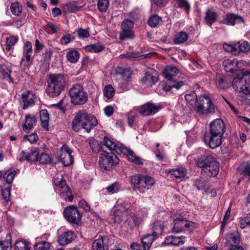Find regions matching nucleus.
I'll use <instances>...</instances> for the list:
<instances>
[{
	"instance_id": "obj_41",
	"label": "nucleus",
	"mask_w": 250,
	"mask_h": 250,
	"mask_svg": "<svg viewBox=\"0 0 250 250\" xmlns=\"http://www.w3.org/2000/svg\"><path fill=\"white\" fill-rule=\"evenodd\" d=\"M193 185L198 190H204L207 186V181L202 177H199L193 180Z\"/></svg>"
},
{
	"instance_id": "obj_18",
	"label": "nucleus",
	"mask_w": 250,
	"mask_h": 250,
	"mask_svg": "<svg viewBox=\"0 0 250 250\" xmlns=\"http://www.w3.org/2000/svg\"><path fill=\"white\" fill-rule=\"evenodd\" d=\"M159 110V108L155 104L147 103L140 107L139 113L143 116H149L154 114Z\"/></svg>"
},
{
	"instance_id": "obj_46",
	"label": "nucleus",
	"mask_w": 250,
	"mask_h": 250,
	"mask_svg": "<svg viewBox=\"0 0 250 250\" xmlns=\"http://www.w3.org/2000/svg\"><path fill=\"white\" fill-rule=\"evenodd\" d=\"M33 57L29 56H22L21 62V65L23 69H28L32 64Z\"/></svg>"
},
{
	"instance_id": "obj_56",
	"label": "nucleus",
	"mask_w": 250,
	"mask_h": 250,
	"mask_svg": "<svg viewBox=\"0 0 250 250\" xmlns=\"http://www.w3.org/2000/svg\"><path fill=\"white\" fill-rule=\"evenodd\" d=\"M123 215L124 213L120 210H116L113 213L112 219L114 223L119 224L123 220Z\"/></svg>"
},
{
	"instance_id": "obj_12",
	"label": "nucleus",
	"mask_w": 250,
	"mask_h": 250,
	"mask_svg": "<svg viewBox=\"0 0 250 250\" xmlns=\"http://www.w3.org/2000/svg\"><path fill=\"white\" fill-rule=\"evenodd\" d=\"M134 22L128 19H125L122 22L121 28L122 31L120 33L119 39L124 41L126 39L134 38V35L132 31Z\"/></svg>"
},
{
	"instance_id": "obj_9",
	"label": "nucleus",
	"mask_w": 250,
	"mask_h": 250,
	"mask_svg": "<svg viewBox=\"0 0 250 250\" xmlns=\"http://www.w3.org/2000/svg\"><path fill=\"white\" fill-rule=\"evenodd\" d=\"M104 153L100 154L99 165L103 170L109 171L113 167L119 164V159L113 153H108L104 151Z\"/></svg>"
},
{
	"instance_id": "obj_50",
	"label": "nucleus",
	"mask_w": 250,
	"mask_h": 250,
	"mask_svg": "<svg viewBox=\"0 0 250 250\" xmlns=\"http://www.w3.org/2000/svg\"><path fill=\"white\" fill-rule=\"evenodd\" d=\"M103 92L104 96L108 99L112 98L115 94L114 88L110 84L105 86Z\"/></svg>"
},
{
	"instance_id": "obj_14",
	"label": "nucleus",
	"mask_w": 250,
	"mask_h": 250,
	"mask_svg": "<svg viewBox=\"0 0 250 250\" xmlns=\"http://www.w3.org/2000/svg\"><path fill=\"white\" fill-rule=\"evenodd\" d=\"M85 115V110H81L76 114L72 122V128L74 131L78 132L81 129H84V119L86 117Z\"/></svg>"
},
{
	"instance_id": "obj_17",
	"label": "nucleus",
	"mask_w": 250,
	"mask_h": 250,
	"mask_svg": "<svg viewBox=\"0 0 250 250\" xmlns=\"http://www.w3.org/2000/svg\"><path fill=\"white\" fill-rule=\"evenodd\" d=\"M75 237L76 235L74 231L67 230L59 236L57 241L60 245L64 246L74 241Z\"/></svg>"
},
{
	"instance_id": "obj_19",
	"label": "nucleus",
	"mask_w": 250,
	"mask_h": 250,
	"mask_svg": "<svg viewBox=\"0 0 250 250\" xmlns=\"http://www.w3.org/2000/svg\"><path fill=\"white\" fill-rule=\"evenodd\" d=\"M166 172L167 175L172 179H182L184 178L187 174V170L183 167H180L173 169H167Z\"/></svg>"
},
{
	"instance_id": "obj_5",
	"label": "nucleus",
	"mask_w": 250,
	"mask_h": 250,
	"mask_svg": "<svg viewBox=\"0 0 250 250\" xmlns=\"http://www.w3.org/2000/svg\"><path fill=\"white\" fill-rule=\"evenodd\" d=\"M130 182L134 190L145 193L155 184V180L150 176L140 174L130 176Z\"/></svg>"
},
{
	"instance_id": "obj_61",
	"label": "nucleus",
	"mask_w": 250,
	"mask_h": 250,
	"mask_svg": "<svg viewBox=\"0 0 250 250\" xmlns=\"http://www.w3.org/2000/svg\"><path fill=\"white\" fill-rule=\"evenodd\" d=\"M78 36L80 39H83L89 37V31L88 29H84L82 28H79L76 31Z\"/></svg>"
},
{
	"instance_id": "obj_21",
	"label": "nucleus",
	"mask_w": 250,
	"mask_h": 250,
	"mask_svg": "<svg viewBox=\"0 0 250 250\" xmlns=\"http://www.w3.org/2000/svg\"><path fill=\"white\" fill-rule=\"evenodd\" d=\"M243 22V18L242 17L233 14H227L226 18L221 21V23L228 25H234L235 24Z\"/></svg>"
},
{
	"instance_id": "obj_59",
	"label": "nucleus",
	"mask_w": 250,
	"mask_h": 250,
	"mask_svg": "<svg viewBox=\"0 0 250 250\" xmlns=\"http://www.w3.org/2000/svg\"><path fill=\"white\" fill-rule=\"evenodd\" d=\"M120 185L118 182H115L108 186L106 189L108 193L113 194L119 191Z\"/></svg>"
},
{
	"instance_id": "obj_34",
	"label": "nucleus",
	"mask_w": 250,
	"mask_h": 250,
	"mask_svg": "<svg viewBox=\"0 0 250 250\" xmlns=\"http://www.w3.org/2000/svg\"><path fill=\"white\" fill-rule=\"evenodd\" d=\"M36 123V119L34 116L30 114L26 115L25 116V122L23 126V130L25 131H29L33 127Z\"/></svg>"
},
{
	"instance_id": "obj_51",
	"label": "nucleus",
	"mask_w": 250,
	"mask_h": 250,
	"mask_svg": "<svg viewBox=\"0 0 250 250\" xmlns=\"http://www.w3.org/2000/svg\"><path fill=\"white\" fill-rule=\"evenodd\" d=\"M109 5L108 0H99L97 3L98 9L101 13L106 12Z\"/></svg>"
},
{
	"instance_id": "obj_27",
	"label": "nucleus",
	"mask_w": 250,
	"mask_h": 250,
	"mask_svg": "<svg viewBox=\"0 0 250 250\" xmlns=\"http://www.w3.org/2000/svg\"><path fill=\"white\" fill-rule=\"evenodd\" d=\"M22 153L23 154L26 161L30 162L38 161L39 152L37 148H32L28 152L22 151Z\"/></svg>"
},
{
	"instance_id": "obj_4",
	"label": "nucleus",
	"mask_w": 250,
	"mask_h": 250,
	"mask_svg": "<svg viewBox=\"0 0 250 250\" xmlns=\"http://www.w3.org/2000/svg\"><path fill=\"white\" fill-rule=\"evenodd\" d=\"M103 142L104 146H105L109 150H111V152L114 151L119 154H123L124 155H126L128 159L133 163L138 165H141L143 164L144 163L143 159L139 157L136 156L132 150L128 149L123 146H118L107 136L104 137Z\"/></svg>"
},
{
	"instance_id": "obj_7",
	"label": "nucleus",
	"mask_w": 250,
	"mask_h": 250,
	"mask_svg": "<svg viewBox=\"0 0 250 250\" xmlns=\"http://www.w3.org/2000/svg\"><path fill=\"white\" fill-rule=\"evenodd\" d=\"M53 184L55 190L60 194L61 198L69 202H71L73 200L74 196L71 189L62 175L61 177L56 178L54 180Z\"/></svg>"
},
{
	"instance_id": "obj_33",
	"label": "nucleus",
	"mask_w": 250,
	"mask_h": 250,
	"mask_svg": "<svg viewBox=\"0 0 250 250\" xmlns=\"http://www.w3.org/2000/svg\"><path fill=\"white\" fill-rule=\"evenodd\" d=\"M185 98L189 108L194 109L198 103L196 94L192 91L189 94H186L185 96Z\"/></svg>"
},
{
	"instance_id": "obj_11",
	"label": "nucleus",
	"mask_w": 250,
	"mask_h": 250,
	"mask_svg": "<svg viewBox=\"0 0 250 250\" xmlns=\"http://www.w3.org/2000/svg\"><path fill=\"white\" fill-rule=\"evenodd\" d=\"M63 214L67 221L71 224L79 225L81 222L82 215L76 207H67L64 209Z\"/></svg>"
},
{
	"instance_id": "obj_62",
	"label": "nucleus",
	"mask_w": 250,
	"mask_h": 250,
	"mask_svg": "<svg viewBox=\"0 0 250 250\" xmlns=\"http://www.w3.org/2000/svg\"><path fill=\"white\" fill-rule=\"evenodd\" d=\"M75 37L68 34L63 36L60 39L61 43L63 45H66L69 42L73 41Z\"/></svg>"
},
{
	"instance_id": "obj_36",
	"label": "nucleus",
	"mask_w": 250,
	"mask_h": 250,
	"mask_svg": "<svg viewBox=\"0 0 250 250\" xmlns=\"http://www.w3.org/2000/svg\"><path fill=\"white\" fill-rule=\"evenodd\" d=\"M105 237L99 236V238L95 240L92 246V250H107V247L104 244Z\"/></svg>"
},
{
	"instance_id": "obj_42",
	"label": "nucleus",
	"mask_w": 250,
	"mask_h": 250,
	"mask_svg": "<svg viewBox=\"0 0 250 250\" xmlns=\"http://www.w3.org/2000/svg\"><path fill=\"white\" fill-rule=\"evenodd\" d=\"M105 48V47L103 45H101L99 43H95L91 44L88 45H87L85 47L86 51L89 52H92L95 53H99L103 50H104Z\"/></svg>"
},
{
	"instance_id": "obj_30",
	"label": "nucleus",
	"mask_w": 250,
	"mask_h": 250,
	"mask_svg": "<svg viewBox=\"0 0 250 250\" xmlns=\"http://www.w3.org/2000/svg\"><path fill=\"white\" fill-rule=\"evenodd\" d=\"M157 238L152 233L148 234L142 238L144 250H148L153 241Z\"/></svg>"
},
{
	"instance_id": "obj_25",
	"label": "nucleus",
	"mask_w": 250,
	"mask_h": 250,
	"mask_svg": "<svg viewBox=\"0 0 250 250\" xmlns=\"http://www.w3.org/2000/svg\"><path fill=\"white\" fill-rule=\"evenodd\" d=\"M12 69L10 65L0 64V74L2 76L3 79L9 82H13V80L11 76Z\"/></svg>"
},
{
	"instance_id": "obj_2",
	"label": "nucleus",
	"mask_w": 250,
	"mask_h": 250,
	"mask_svg": "<svg viewBox=\"0 0 250 250\" xmlns=\"http://www.w3.org/2000/svg\"><path fill=\"white\" fill-rule=\"evenodd\" d=\"M47 85L46 92L48 95L52 97L59 96L64 90L66 79L62 74H50L47 80Z\"/></svg>"
},
{
	"instance_id": "obj_58",
	"label": "nucleus",
	"mask_w": 250,
	"mask_h": 250,
	"mask_svg": "<svg viewBox=\"0 0 250 250\" xmlns=\"http://www.w3.org/2000/svg\"><path fill=\"white\" fill-rule=\"evenodd\" d=\"M38 161L41 164H52L49 155L46 153H42L38 158Z\"/></svg>"
},
{
	"instance_id": "obj_48",
	"label": "nucleus",
	"mask_w": 250,
	"mask_h": 250,
	"mask_svg": "<svg viewBox=\"0 0 250 250\" xmlns=\"http://www.w3.org/2000/svg\"><path fill=\"white\" fill-rule=\"evenodd\" d=\"M215 83L218 88L224 89L229 87L227 81L222 77L216 78Z\"/></svg>"
},
{
	"instance_id": "obj_26",
	"label": "nucleus",
	"mask_w": 250,
	"mask_h": 250,
	"mask_svg": "<svg viewBox=\"0 0 250 250\" xmlns=\"http://www.w3.org/2000/svg\"><path fill=\"white\" fill-rule=\"evenodd\" d=\"M179 71L177 67L171 65H167L163 71V75L168 81L173 79L179 73Z\"/></svg>"
},
{
	"instance_id": "obj_13",
	"label": "nucleus",
	"mask_w": 250,
	"mask_h": 250,
	"mask_svg": "<svg viewBox=\"0 0 250 250\" xmlns=\"http://www.w3.org/2000/svg\"><path fill=\"white\" fill-rule=\"evenodd\" d=\"M174 226L172 231L178 233L188 230L189 231L192 230L194 228V223L191 221L184 219L183 217H178L174 219Z\"/></svg>"
},
{
	"instance_id": "obj_10",
	"label": "nucleus",
	"mask_w": 250,
	"mask_h": 250,
	"mask_svg": "<svg viewBox=\"0 0 250 250\" xmlns=\"http://www.w3.org/2000/svg\"><path fill=\"white\" fill-rule=\"evenodd\" d=\"M194 109L197 112L201 114H208L214 112V106L211 99L206 95L199 97Z\"/></svg>"
},
{
	"instance_id": "obj_3",
	"label": "nucleus",
	"mask_w": 250,
	"mask_h": 250,
	"mask_svg": "<svg viewBox=\"0 0 250 250\" xmlns=\"http://www.w3.org/2000/svg\"><path fill=\"white\" fill-rule=\"evenodd\" d=\"M198 167L202 168V174L209 177H215L219 170V164L211 156H204L199 158L196 162Z\"/></svg>"
},
{
	"instance_id": "obj_60",
	"label": "nucleus",
	"mask_w": 250,
	"mask_h": 250,
	"mask_svg": "<svg viewBox=\"0 0 250 250\" xmlns=\"http://www.w3.org/2000/svg\"><path fill=\"white\" fill-rule=\"evenodd\" d=\"M239 50L240 53H248L250 50V44L247 41H244L242 43L238 42Z\"/></svg>"
},
{
	"instance_id": "obj_15",
	"label": "nucleus",
	"mask_w": 250,
	"mask_h": 250,
	"mask_svg": "<svg viewBox=\"0 0 250 250\" xmlns=\"http://www.w3.org/2000/svg\"><path fill=\"white\" fill-rule=\"evenodd\" d=\"M61 150L62 153L60 155L61 162L64 166H69L73 163V157L72 155V150L65 145L62 146Z\"/></svg>"
},
{
	"instance_id": "obj_52",
	"label": "nucleus",
	"mask_w": 250,
	"mask_h": 250,
	"mask_svg": "<svg viewBox=\"0 0 250 250\" xmlns=\"http://www.w3.org/2000/svg\"><path fill=\"white\" fill-rule=\"evenodd\" d=\"M12 245L10 236H7L6 239L0 241V250H8L11 249Z\"/></svg>"
},
{
	"instance_id": "obj_16",
	"label": "nucleus",
	"mask_w": 250,
	"mask_h": 250,
	"mask_svg": "<svg viewBox=\"0 0 250 250\" xmlns=\"http://www.w3.org/2000/svg\"><path fill=\"white\" fill-rule=\"evenodd\" d=\"M141 81L145 84L151 86L155 84L158 81V73L153 69L148 70L146 72L145 76Z\"/></svg>"
},
{
	"instance_id": "obj_8",
	"label": "nucleus",
	"mask_w": 250,
	"mask_h": 250,
	"mask_svg": "<svg viewBox=\"0 0 250 250\" xmlns=\"http://www.w3.org/2000/svg\"><path fill=\"white\" fill-rule=\"evenodd\" d=\"M69 94L71 102L74 105L83 104L88 100L87 93L84 90L83 87L78 83L72 86L69 89Z\"/></svg>"
},
{
	"instance_id": "obj_32",
	"label": "nucleus",
	"mask_w": 250,
	"mask_h": 250,
	"mask_svg": "<svg viewBox=\"0 0 250 250\" xmlns=\"http://www.w3.org/2000/svg\"><path fill=\"white\" fill-rule=\"evenodd\" d=\"M164 228V222L160 220H157L152 225V233L157 237L162 234Z\"/></svg>"
},
{
	"instance_id": "obj_6",
	"label": "nucleus",
	"mask_w": 250,
	"mask_h": 250,
	"mask_svg": "<svg viewBox=\"0 0 250 250\" xmlns=\"http://www.w3.org/2000/svg\"><path fill=\"white\" fill-rule=\"evenodd\" d=\"M235 91L243 92L250 104V72H245L242 77H235L231 83Z\"/></svg>"
},
{
	"instance_id": "obj_39",
	"label": "nucleus",
	"mask_w": 250,
	"mask_h": 250,
	"mask_svg": "<svg viewBox=\"0 0 250 250\" xmlns=\"http://www.w3.org/2000/svg\"><path fill=\"white\" fill-rule=\"evenodd\" d=\"M188 39L187 33L184 31H180L174 36L173 42L175 44L183 43L186 42Z\"/></svg>"
},
{
	"instance_id": "obj_55",
	"label": "nucleus",
	"mask_w": 250,
	"mask_h": 250,
	"mask_svg": "<svg viewBox=\"0 0 250 250\" xmlns=\"http://www.w3.org/2000/svg\"><path fill=\"white\" fill-rule=\"evenodd\" d=\"M32 53L33 50L32 43L29 41H26L24 43L23 47V55L32 57Z\"/></svg>"
},
{
	"instance_id": "obj_45",
	"label": "nucleus",
	"mask_w": 250,
	"mask_h": 250,
	"mask_svg": "<svg viewBox=\"0 0 250 250\" xmlns=\"http://www.w3.org/2000/svg\"><path fill=\"white\" fill-rule=\"evenodd\" d=\"M177 6L183 9L187 14L189 13L190 5L188 0H175Z\"/></svg>"
},
{
	"instance_id": "obj_20",
	"label": "nucleus",
	"mask_w": 250,
	"mask_h": 250,
	"mask_svg": "<svg viewBox=\"0 0 250 250\" xmlns=\"http://www.w3.org/2000/svg\"><path fill=\"white\" fill-rule=\"evenodd\" d=\"M226 239L227 244L230 247L238 245L241 241L240 235L238 231H234L227 234Z\"/></svg>"
},
{
	"instance_id": "obj_22",
	"label": "nucleus",
	"mask_w": 250,
	"mask_h": 250,
	"mask_svg": "<svg viewBox=\"0 0 250 250\" xmlns=\"http://www.w3.org/2000/svg\"><path fill=\"white\" fill-rule=\"evenodd\" d=\"M238 62L236 59H226L223 62V65L226 72L233 73L238 70Z\"/></svg>"
},
{
	"instance_id": "obj_38",
	"label": "nucleus",
	"mask_w": 250,
	"mask_h": 250,
	"mask_svg": "<svg viewBox=\"0 0 250 250\" xmlns=\"http://www.w3.org/2000/svg\"><path fill=\"white\" fill-rule=\"evenodd\" d=\"M223 47L225 51L230 52L234 55H238L240 54L238 42L231 44L224 43Z\"/></svg>"
},
{
	"instance_id": "obj_40",
	"label": "nucleus",
	"mask_w": 250,
	"mask_h": 250,
	"mask_svg": "<svg viewBox=\"0 0 250 250\" xmlns=\"http://www.w3.org/2000/svg\"><path fill=\"white\" fill-rule=\"evenodd\" d=\"M66 57L69 62L75 63L79 59L80 53L76 50L71 49L67 52Z\"/></svg>"
},
{
	"instance_id": "obj_63",
	"label": "nucleus",
	"mask_w": 250,
	"mask_h": 250,
	"mask_svg": "<svg viewBox=\"0 0 250 250\" xmlns=\"http://www.w3.org/2000/svg\"><path fill=\"white\" fill-rule=\"evenodd\" d=\"M240 225L242 229L245 228L247 226L250 227V213L241 219Z\"/></svg>"
},
{
	"instance_id": "obj_57",
	"label": "nucleus",
	"mask_w": 250,
	"mask_h": 250,
	"mask_svg": "<svg viewBox=\"0 0 250 250\" xmlns=\"http://www.w3.org/2000/svg\"><path fill=\"white\" fill-rule=\"evenodd\" d=\"M50 247V244L49 242L42 241L35 244V250H48Z\"/></svg>"
},
{
	"instance_id": "obj_23",
	"label": "nucleus",
	"mask_w": 250,
	"mask_h": 250,
	"mask_svg": "<svg viewBox=\"0 0 250 250\" xmlns=\"http://www.w3.org/2000/svg\"><path fill=\"white\" fill-rule=\"evenodd\" d=\"M81 7L82 6L79 5L76 1H72L64 4L62 7V13L66 15L68 13L79 11Z\"/></svg>"
},
{
	"instance_id": "obj_1",
	"label": "nucleus",
	"mask_w": 250,
	"mask_h": 250,
	"mask_svg": "<svg viewBox=\"0 0 250 250\" xmlns=\"http://www.w3.org/2000/svg\"><path fill=\"white\" fill-rule=\"evenodd\" d=\"M225 125L221 119H216L209 124V131L205 132L204 141L207 146L211 149L220 146L222 143L223 135L225 132Z\"/></svg>"
},
{
	"instance_id": "obj_37",
	"label": "nucleus",
	"mask_w": 250,
	"mask_h": 250,
	"mask_svg": "<svg viewBox=\"0 0 250 250\" xmlns=\"http://www.w3.org/2000/svg\"><path fill=\"white\" fill-rule=\"evenodd\" d=\"M40 115L42 126L43 128L48 130L49 115L47 110L46 109L41 110L40 112Z\"/></svg>"
},
{
	"instance_id": "obj_53",
	"label": "nucleus",
	"mask_w": 250,
	"mask_h": 250,
	"mask_svg": "<svg viewBox=\"0 0 250 250\" xmlns=\"http://www.w3.org/2000/svg\"><path fill=\"white\" fill-rule=\"evenodd\" d=\"M89 143L91 149L93 152H99L103 148V146L95 139L90 140Z\"/></svg>"
},
{
	"instance_id": "obj_47",
	"label": "nucleus",
	"mask_w": 250,
	"mask_h": 250,
	"mask_svg": "<svg viewBox=\"0 0 250 250\" xmlns=\"http://www.w3.org/2000/svg\"><path fill=\"white\" fill-rule=\"evenodd\" d=\"M10 10L13 15L18 16L22 12V7L19 2H15L11 4Z\"/></svg>"
},
{
	"instance_id": "obj_54",
	"label": "nucleus",
	"mask_w": 250,
	"mask_h": 250,
	"mask_svg": "<svg viewBox=\"0 0 250 250\" xmlns=\"http://www.w3.org/2000/svg\"><path fill=\"white\" fill-rule=\"evenodd\" d=\"M29 244L25 241L18 240L15 243V248L18 250H29Z\"/></svg>"
},
{
	"instance_id": "obj_64",
	"label": "nucleus",
	"mask_w": 250,
	"mask_h": 250,
	"mask_svg": "<svg viewBox=\"0 0 250 250\" xmlns=\"http://www.w3.org/2000/svg\"><path fill=\"white\" fill-rule=\"evenodd\" d=\"M242 168L241 174L243 176H248L250 179V164L246 163L242 167Z\"/></svg>"
},
{
	"instance_id": "obj_24",
	"label": "nucleus",
	"mask_w": 250,
	"mask_h": 250,
	"mask_svg": "<svg viewBox=\"0 0 250 250\" xmlns=\"http://www.w3.org/2000/svg\"><path fill=\"white\" fill-rule=\"evenodd\" d=\"M85 114V115L86 117L84 119V129H85L87 132H89L93 127L97 125L98 122L95 117L88 114L86 111Z\"/></svg>"
},
{
	"instance_id": "obj_44",
	"label": "nucleus",
	"mask_w": 250,
	"mask_h": 250,
	"mask_svg": "<svg viewBox=\"0 0 250 250\" xmlns=\"http://www.w3.org/2000/svg\"><path fill=\"white\" fill-rule=\"evenodd\" d=\"M18 40V37L15 36H11L7 38L5 43L6 50L10 51L17 43Z\"/></svg>"
},
{
	"instance_id": "obj_49",
	"label": "nucleus",
	"mask_w": 250,
	"mask_h": 250,
	"mask_svg": "<svg viewBox=\"0 0 250 250\" xmlns=\"http://www.w3.org/2000/svg\"><path fill=\"white\" fill-rule=\"evenodd\" d=\"M16 171L14 169H9L3 173V178L5 180L7 183L10 184L16 174Z\"/></svg>"
},
{
	"instance_id": "obj_29",
	"label": "nucleus",
	"mask_w": 250,
	"mask_h": 250,
	"mask_svg": "<svg viewBox=\"0 0 250 250\" xmlns=\"http://www.w3.org/2000/svg\"><path fill=\"white\" fill-rule=\"evenodd\" d=\"M217 14L214 10L208 9L206 12L205 20L208 26L211 27L212 24L217 20Z\"/></svg>"
},
{
	"instance_id": "obj_31",
	"label": "nucleus",
	"mask_w": 250,
	"mask_h": 250,
	"mask_svg": "<svg viewBox=\"0 0 250 250\" xmlns=\"http://www.w3.org/2000/svg\"><path fill=\"white\" fill-rule=\"evenodd\" d=\"M33 97L34 96L29 90L25 91L22 94V99L24 103L23 108L24 109L28 108L34 103Z\"/></svg>"
},
{
	"instance_id": "obj_28",
	"label": "nucleus",
	"mask_w": 250,
	"mask_h": 250,
	"mask_svg": "<svg viewBox=\"0 0 250 250\" xmlns=\"http://www.w3.org/2000/svg\"><path fill=\"white\" fill-rule=\"evenodd\" d=\"M185 236H176L174 235L168 236L166 237L165 243L167 245H179L183 244L185 242Z\"/></svg>"
},
{
	"instance_id": "obj_43",
	"label": "nucleus",
	"mask_w": 250,
	"mask_h": 250,
	"mask_svg": "<svg viewBox=\"0 0 250 250\" xmlns=\"http://www.w3.org/2000/svg\"><path fill=\"white\" fill-rule=\"evenodd\" d=\"M140 56L139 52L133 51V52H126L125 53L122 54L120 55L119 57L121 59H127L130 60H138Z\"/></svg>"
},
{
	"instance_id": "obj_35",
	"label": "nucleus",
	"mask_w": 250,
	"mask_h": 250,
	"mask_svg": "<svg viewBox=\"0 0 250 250\" xmlns=\"http://www.w3.org/2000/svg\"><path fill=\"white\" fill-rule=\"evenodd\" d=\"M162 22L163 20L161 17L157 14H153L149 18L147 23L151 27L156 28L159 27Z\"/></svg>"
}]
</instances>
